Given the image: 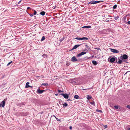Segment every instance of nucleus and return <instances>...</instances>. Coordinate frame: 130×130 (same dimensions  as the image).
<instances>
[{"label":"nucleus","mask_w":130,"mask_h":130,"mask_svg":"<svg viewBox=\"0 0 130 130\" xmlns=\"http://www.w3.org/2000/svg\"><path fill=\"white\" fill-rule=\"evenodd\" d=\"M109 57L108 59V60L111 63H116L117 62V58H116L115 56H113L110 59Z\"/></svg>","instance_id":"f257e3e1"},{"label":"nucleus","mask_w":130,"mask_h":130,"mask_svg":"<svg viewBox=\"0 0 130 130\" xmlns=\"http://www.w3.org/2000/svg\"><path fill=\"white\" fill-rule=\"evenodd\" d=\"M128 56L126 54H123L120 57V58L126 63H127V60L128 59Z\"/></svg>","instance_id":"f03ea898"},{"label":"nucleus","mask_w":130,"mask_h":130,"mask_svg":"<svg viewBox=\"0 0 130 130\" xmlns=\"http://www.w3.org/2000/svg\"><path fill=\"white\" fill-rule=\"evenodd\" d=\"M103 1H92L90 2H89L88 4H95L100 2H103Z\"/></svg>","instance_id":"7ed1b4c3"},{"label":"nucleus","mask_w":130,"mask_h":130,"mask_svg":"<svg viewBox=\"0 0 130 130\" xmlns=\"http://www.w3.org/2000/svg\"><path fill=\"white\" fill-rule=\"evenodd\" d=\"M71 60L73 62L77 61L79 62V61H82L81 59H77L74 56H73L72 57L71 59Z\"/></svg>","instance_id":"20e7f679"},{"label":"nucleus","mask_w":130,"mask_h":130,"mask_svg":"<svg viewBox=\"0 0 130 130\" xmlns=\"http://www.w3.org/2000/svg\"><path fill=\"white\" fill-rule=\"evenodd\" d=\"M45 91V90H41L39 88L37 89L36 92L37 93L39 94H40L42 93Z\"/></svg>","instance_id":"39448f33"},{"label":"nucleus","mask_w":130,"mask_h":130,"mask_svg":"<svg viewBox=\"0 0 130 130\" xmlns=\"http://www.w3.org/2000/svg\"><path fill=\"white\" fill-rule=\"evenodd\" d=\"M86 52H82L79 54H77L76 55V56L78 57H80L82 55L86 54Z\"/></svg>","instance_id":"423d86ee"},{"label":"nucleus","mask_w":130,"mask_h":130,"mask_svg":"<svg viewBox=\"0 0 130 130\" xmlns=\"http://www.w3.org/2000/svg\"><path fill=\"white\" fill-rule=\"evenodd\" d=\"M60 94L62 95L66 99H67L68 98H69V95L68 94L66 93H61V94Z\"/></svg>","instance_id":"0eeeda50"},{"label":"nucleus","mask_w":130,"mask_h":130,"mask_svg":"<svg viewBox=\"0 0 130 130\" xmlns=\"http://www.w3.org/2000/svg\"><path fill=\"white\" fill-rule=\"evenodd\" d=\"M110 50L112 52H113L114 53H119V51H118V50L116 49L110 48Z\"/></svg>","instance_id":"6e6552de"},{"label":"nucleus","mask_w":130,"mask_h":130,"mask_svg":"<svg viewBox=\"0 0 130 130\" xmlns=\"http://www.w3.org/2000/svg\"><path fill=\"white\" fill-rule=\"evenodd\" d=\"M5 102L4 101H3L0 104V107L2 106L4 107L5 105Z\"/></svg>","instance_id":"1a4fd4ad"},{"label":"nucleus","mask_w":130,"mask_h":130,"mask_svg":"<svg viewBox=\"0 0 130 130\" xmlns=\"http://www.w3.org/2000/svg\"><path fill=\"white\" fill-rule=\"evenodd\" d=\"M81 45V44H80V45L78 44V45H75L73 46V47L72 48V50H73L75 49L76 48H77V47H78L79 46H80V45Z\"/></svg>","instance_id":"9d476101"},{"label":"nucleus","mask_w":130,"mask_h":130,"mask_svg":"<svg viewBox=\"0 0 130 130\" xmlns=\"http://www.w3.org/2000/svg\"><path fill=\"white\" fill-rule=\"evenodd\" d=\"M29 82H27L26 84V88H27L28 87H32V86H30L29 85Z\"/></svg>","instance_id":"9b49d317"},{"label":"nucleus","mask_w":130,"mask_h":130,"mask_svg":"<svg viewBox=\"0 0 130 130\" xmlns=\"http://www.w3.org/2000/svg\"><path fill=\"white\" fill-rule=\"evenodd\" d=\"M123 61L122 60L119 59L117 62V63L118 64H121Z\"/></svg>","instance_id":"f8f14e48"},{"label":"nucleus","mask_w":130,"mask_h":130,"mask_svg":"<svg viewBox=\"0 0 130 130\" xmlns=\"http://www.w3.org/2000/svg\"><path fill=\"white\" fill-rule=\"evenodd\" d=\"M41 85L45 86H48V84L47 83H43Z\"/></svg>","instance_id":"ddd939ff"},{"label":"nucleus","mask_w":130,"mask_h":130,"mask_svg":"<svg viewBox=\"0 0 130 130\" xmlns=\"http://www.w3.org/2000/svg\"><path fill=\"white\" fill-rule=\"evenodd\" d=\"M74 98L76 99H78L79 98V97L77 95H75L74 96Z\"/></svg>","instance_id":"4468645a"},{"label":"nucleus","mask_w":130,"mask_h":130,"mask_svg":"<svg viewBox=\"0 0 130 130\" xmlns=\"http://www.w3.org/2000/svg\"><path fill=\"white\" fill-rule=\"evenodd\" d=\"M92 63H93V64L94 65H96L97 64V62H96V61H95L93 60L92 61Z\"/></svg>","instance_id":"2eb2a0df"},{"label":"nucleus","mask_w":130,"mask_h":130,"mask_svg":"<svg viewBox=\"0 0 130 130\" xmlns=\"http://www.w3.org/2000/svg\"><path fill=\"white\" fill-rule=\"evenodd\" d=\"M87 99L89 100L92 98V97L91 95H88L87 96Z\"/></svg>","instance_id":"dca6fc26"},{"label":"nucleus","mask_w":130,"mask_h":130,"mask_svg":"<svg viewBox=\"0 0 130 130\" xmlns=\"http://www.w3.org/2000/svg\"><path fill=\"white\" fill-rule=\"evenodd\" d=\"M45 12H44V11H41L40 12V14L42 15H45Z\"/></svg>","instance_id":"f3484780"},{"label":"nucleus","mask_w":130,"mask_h":130,"mask_svg":"<svg viewBox=\"0 0 130 130\" xmlns=\"http://www.w3.org/2000/svg\"><path fill=\"white\" fill-rule=\"evenodd\" d=\"M63 105V107H67L68 105L66 103H64Z\"/></svg>","instance_id":"a211bd4d"},{"label":"nucleus","mask_w":130,"mask_h":130,"mask_svg":"<svg viewBox=\"0 0 130 130\" xmlns=\"http://www.w3.org/2000/svg\"><path fill=\"white\" fill-rule=\"evenodd\" d=\"M88 38H87V37H83V38H81V40H88Z\"/></svg>","instance_id":"6ab92c4d"},{"label":"nucleus","mask_w":130,"mask_h":130,"mask_svg":"<svg viewBox=\"0 0 130 130\" xmlns=\"http://www.w3.org/2000/svg\"><path fill=\"white\" fill-rule=\"evenodd\" d=\"M83 28H90L91 27V26H85L83 27Z\"/></svg>","instance_id":"aec40b11"},{"label":"nucleus","mask_w":130,"mask_h":130,"mask_svg":"<svg viewBox=\"0 0 130 130\" xmlns=\"http://www.w3.org/2000/svg\"><path fill=\"white\" fill-rule=\"evenodd\" d=\"M45 37L44 36H43L42 37V38L41 40V41H43L45 40Z\"/></svg>","instance_id":"412c9836"},{"label":"nucleus","mask_w":130,"mask_h":130,"mask_svg":"<svg viewBox=\"0 0 130 130\" xmlns=\"http://www.w3.org/2000/svg\"><path fill=\"white\" fill-rule=\"evenodd\" d=\"M90 103L91 104H92V105H95V102H94V101H93V102H91Z\"/></svg>","instance_id":"4be33fe9"},{"label":"nucleus","mask_w":130,"mask_h":130,"mask_svg":"<svg viewBox=\"0 0 130 130\" xmlns=\"http://www.w3.org/2000/svg\"><path fill=\"white\" fill-rule=\"evenodd\" d=\"M64 39V38H61L60 40H59V41H60V42H61Z\"/></svg>","instance_id":"5701e85b"},{"label":"nucleus","mask_w":130,"mask_h":130,"mask_svg":"<svg viewBox=\"0 0 130 130\" xmlns=\"http://www.w3.org/2000/svg\"><path fill=\"white\" fill-rule=\"evenodd\" d=\"M93 88V87H91L90 88H86V89H83V90H87V89H92Z\"/></svg>","instance_id":"b1692460"},{"label":"nucleus","mask_w":130,"mask_h":130,"mask_svg":"<svg viewBox=\"0 0 130 130\" xmlns=\"http://www.w3.org/2000/svg\"><path fill=\"white\" fill-rule=\"evenodd\" d=\"M119 18V16H117V17H116L114 18V19L115 20H118V18Z\"/></svg>","instance_id":"393cba45"},{"label":"nucleus","mask_w":130,"mask_h":130,"mask_svg":"<svg viewBox=\"0 0 130 130\" xmlns=\"http://www.w3.org/2000/svg\"><path fill=\"white\" fill-rule=\"evenodd\" d=\"M117 7V5H115L113 7V8L114 9H115Z\"/></svg>","instance_id":"a878e982"},{"label":"nucleus","mask_w":130,"mask_h":130,"mask_svg":"<svg viewBox=\"0 0 130 130\" xmlns=\"http://www.w3.org/2000/svg\"><path fill=\"white\" fill-rule=\"evenodd\" d=\"M75 39H77V40H81V38H78V37H76L75 38Z\"/></svg>","instance_id":"bb28decb"},{"label":"nucleus","mask_w":130,"mask_h":130,"mask_svg":"<svg viewBox=\"0 0 130 130\" xmlns=\"http://www.w3.org/2000/svg\"><path fill=\"white\" fill-rule=\"evenodd\" d=\"M114 107L116 109H118V106H117V105H116V106H114Z\"/></svg>","instance_id":"cd10ccee"},{"label":"nucleus","mask_w":130,"mask_h":130,"mask_svg":"<svg viewBox=\"0 0 130 130\" xmlns=\"http://www.w3.org/2000/svg\"><path fill=\"white\" fill-rule=\"evenodd\" d=\"M12 62V61H11V62H9L7 65V66H8L9 64H10Z\"/></svg>","instance_id":"c85d7f7f"},{"label":"nucleus","mask_w":130,"mask_h":130,"mask_svg":"<svg viewBox=\"0 0 130 130\" xmlns=\"http://www.w3.org/2000/svg\"><path fill=\"white\" fill-rule=\"evenodd\" d=\"M36 13H37V12H36V11L35 10H34V13L33 15H35L36 14Z\"/></svg>","instance_id":"c756f323"},{"label":"nucleus","mask_w":130,"mask_h":130,"mask_svg":"<svg viewBox=\"0 0 130 130\" xmlns=\"http://www.w3.org/2000/svg\"><path fill=\"white\" fill-rule=\"evenodd\" d=\"M96 111H97L99 112H102V110H96Z\"/></svg>","instance_id":"7c9ffc66"},{"label":"nucleus","mask_w":130,"mask_h":130,"mask_svg":"<svg viewBox=\"0 0 130 130\" xmlns=\"http://www.w3.org/2000/svg\"><path fill=\"white\" fill-rule=\"evenodd\" d=\"M63 92V91H61L60 90H58V92L59 93H60V92Z\"/></svg>","instance_id":"2f4dec72"},{"label":"nucleus","mask_w":130,"mask_h":130,"mask_svg":"<svg viewBox=\"0 0 130 130\" xmlns=\"http://www.w3.org/2000/svg\"><path fill=\"white\" fill-rule=\"evenodd\" d=\"M126 107L130 109V105H127L126 106Z\"/></svg>","instance_id":"473e14b6"},{"label":"nucleus","mask_w":130,"mask_h":130,"mask_svg":"<svg viewBox=\"0 0 130 130\" xmlns=\"http://www.w3.org/2000/svg\"><path fill=\"white\" fill-rule=\"evenodd\" d=\"M109 21V20H108V19H106V22H108Z\"/></svg>","instance_id":"72a5a7b5"},{"label":"nucleus","mask_w":130,"mask_h":130,"mask_svg":"<svg viewBox=\"0 0 130 130\" xmlns=\"http://www.w3.org/2000/svg\"><path fill=\"white\" fill-rule=\"evenodd\" d=\"M84 51H85V52H87V51H88L87 50V49L85 50H84Z\"/></svg>","instance_id":"f704fd0d"},{"label":"nucleus","mask_w":130,"mask_h":130,"mask_svg":"<svg viewBox=\"0 0 130 130\" xmlns=\"http://www.w3.org/2000/svg\"><path fill=\"white\" fill-rule=\"evenodd\" d=\"M69 128H70V129H72V126H70V127H69Z\"/></svg>","instance_id":"c9c22d12"},{"label":"nucleus","mask_w":130,"mask_h":130,"mask_svg":"<svg viewBox=\"0 0 130 130\" xmlns=\"http://www.w3.org/2000/svg\"><path fill=\"white\" fill-rule=\"evenodd\" d=\"M127 23L128 24H130V21H128V22H127Z\"/></svg>","instance_id":"e433bc0d"},{"label":"nucleus","mask_w":130,"mask_h":130,"mask_svg":"<svg viewBox=\"0 0 130 130\" xmlns=\"http://www.w3.org/2000/svg\"><path fill=\"white\" fill-rule=\"evenodd\" d=\"M30 15L31 17H32L33 15H34L32 14H30Z\"/></svg>","instance_id":"4c0bfd02"},{"label":"nucleus","mask_w":130,"mask_h":130,"mask_svg":"<svg viewBox=\"0 0 130 130\" xmlns=\"http://www.w3.org/2000/svg\"><path fill=\"white\" fill-rule=\"evenodd\" d=\"M95 49H97L98 50H99L100 49V48H95Z\"/></svg>","instance_id":"58836bf2"},{"label":"nucleus","mask_w":130,"mask_h":130,"mask_svg":"<svg viewBox=\"0 0 130 130\" xmlns=\"http://www.w3.org/2000/svg\"><path fill=\"white\" fill-rule=\"evenodd\" d=\"M85 46H86L87 48V47H88V45H87V44L85 45Z\"/></svg>","instance_id":"ea45409f"},{"label":"nucleus","mask_w":130,"mask_h":130,"mask_svg":"<svg viewBox=\"0 0 130 130\" xmlns=\"http://www.w3.org/2000/svg\"><path fill=\"white\" fill-rule=\"evenodd\" d=\"M130 72V71H127V72H126V73L125 74V75L126 74H127V73H128V72Z\"/></svg>","instance_id":"a19ab883"},{"label":"nucleus","mask_w":130,"mask_h":130,"mask_svg":"<svg viewBox=\"0 0 130 130\" xmlns=\"http://www.w3.org/2000/svg\"><path fill=\"white\" fill-rule=\"evenodd\" d=\"M104 127H105V128H106L107 127V125H105L104 126Z\"/></svg>","instance_id":"79ce46f5"},{"label":"nucleus","mask_w":130,"mask_h":130,"mask_svg":"<svg viewBox=\"0 0 130 130\" xmlns=\"http://www.w3.org/2000/svg\"><path fill=\"white\" fill-rule=\"evenodd\" d=\"M21 1H20L19 2V3H18V4H20V3H21Z\"/></svg>","instance_id":"37998d69"},{"label":"nucleus","mask_w":130,"mask_h":130,"mask_svg":"<svg viewBox=\"0 0 130 130\" xmlns=\"http://www.w3.org/2000/svg\"><path fill=\"white\" fill-rule=\"evenodd\" d=\"M30 8L29 7H28L27 8V9H28Z\"/></svg>","instance_id":"c03bdc74"},{"label":"nucleus","mask_w":130,"mask_h":130,"mask_svg":"<svg viewBox=\"0 0 130 130\" xmlns=\"http://www.w3.org/2000/svg\"><path fill=\"white\" fill-rule=\"evenodd\" d=\"M56 118V119L57 120H58V121H59V120L57 118Z\"/></svg>","instance_id":"a18cd8bd"},{"label":"nucleus","mask_w":130,"mask_h":130,"mask_svg":"<svg viewBox=\"0 0 130 130\" xmlns=\"http://www.w3.org/2000/svg\"><path fill=\"white\" fill-rule=\"evenodd\" d=\"M128 130H130V128H128Z\"/></svg>","instance_id":"49530a36"},{"label":"nucleus","mask_w":130,"mask_h":130,"mask_svg":"<svg viewBox=\"0 0 130 130\" xmlns=\"http://www.w3.org/2000/svg\"><path fill=\"white\" fill-rule=\"evenodd\" d=\"M69 100H69V99L68 100V101H69Z\"/></svg>","instance_id":"de8ad7c7"},{"label":"nucleus","mask_w":130,"mask_h":130,"mask_svg":"<svg viewBox=\"0 0 130 130\" xmlns=\"http://www.w3.org/2000/svg\"><path fill=\"white\" fill-rule=\"evenodd\" d=\"M56 95H58V94H56Z\"/></svg>","instance_id":"09e8293b"},{"label":"nucleus","mask_w":130,"mask_h":130,"mask_svg":"<svg viewBox=\"0 0 130 130\" xmlns=\"http://www.w3.org/2000/svg\"><path fill=\"white\" fill-rule=\"evenodd\" d=\"M126 19V18H125V19Z\"/></svg>","instance_id":"8fccbe9b"}]
</instances>
